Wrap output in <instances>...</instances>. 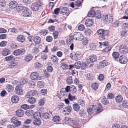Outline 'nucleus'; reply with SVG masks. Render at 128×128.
<instances>
[{"mask_svg":"<svg viewBox=\"0 0 128 128\" xmlns=\"http://www.w3.org/2000/svg\"><path fill=\"white\" fill-rule=\"evenodd\" d=\"M43 4L40 0H37L36 2L32 4L31 6V8L33 11H37L40 6H42Z\"/></svg>","mask_w":128,"mask_h":128,"instance_id":"1","label":"nucleus"},{"mask_svg":"<svg viewBox=\"0 0 128 128\" xmlns=\"http://www.w3.org/2000/svg\"><path fill=\"white\" fill-rule=\"evenodd\" d=\"M74 35L72 37L74 39L78 40H82L84 38V36L81 33L78 32H75Z\"/></svg>","mask_w":128,"mask_h":128,"instance_id":"2","label":"nucleus"},{"mask_svg":"<svg viewBox=\"0 0 128 128\" xmlns=\"http://www.w3.org/2000/svg\"><path fill=\"white\" fill-rule=\"evenodd\" d=\"M119 52L121 54H125L128 52V49L127 46L125 45H122L119 47Z\"/></svg>","mask_w":128,"mask_h":128,"instance_id":"3","label":"nucleus"},{"mask_svg":"<svg viewBox=\"0 0 128 128\" xmlns=\"http://www.w3.org/2000/svg\"><path fill=\"white\" fill-rule=\"evenodd\" d=\"M32 12L30 9L26 7L24 10L23 11L22 13V15L24 17H28L30 16Z\"/></svg>","mask_w":128,"mask_h":128,"instance_id":"4","label":"nucleus"},{"mask_svg":"<svg viewBox=\"0 0 128 128\" xmlns=\"http://www.w3.org/2000/svg\"><path fill=\"white\" fill-rule=\"evenodd\" d=\"M25 52V50L24 49H17L14 52L13 54L15 56H18L23 55Z\"/></svg>","mask_w":128,"mask_h":128,"instance_id":"5","label":"nucleus"},{"mask_svg":"<svg viewBox=\"0 0 128 128\" xmlns=\"http://www.w3.org/2000/svg\"><path fill=\"white\" fill-rule=\"evenodd\" d=\"M31 79L32 80H40V78L39 77L38 73L36 72H32L30 75Z\"/></svg>","mask_w":128,"mask_h":128,"instance_id":"6","label":"nucleus"},{"mask_svg":"<svg viewBox=\"0 0 128 128\" xmlns=\"http://www.w3.org/2000/svg\"><path fill=\"white\" fill-rule=\"evenodd\" d=\"M12 122L17 127L21 125V122L18 120L16 117H13L11 119Z\"/></svg>","mask_w":128,"mask_h":128,"instance_id":"7","label":"nucleus"},{"mask_svg":"<svg viewBox=\"0 0 128 128\" xmlns=\"http://www.w3.org/2000/svg\"><path fill=\"white\" fill-rule=\"evenodd\" d=\"M97 60V58L96 55H93L90 56L89 58L88 59L86 62H88L87 64H89L90 63H93L94 62Z\"/></svg>","mask_w":128,"mask_h":128,"instance_id":"8","label":"nucleus"},{"mask_svg":"<svg viewBox=\"0 0 128 128\" xmlns=\"http://www.w3.org/2000/svg\"><path fill=\"white\" fill-rule=\"evenodd\" d=\"M103 19L104 20L109 22H112L113 20V18L112 15L109 14L104 16Z\"/></svg>","mask_w":128,"mask_h":128,"instance_id":"9","label":"nucleus"},{"mask_svg":"<svg viewBox=\"0 0 128 128\" xmlns=\"http://www.w3.org/2000/svg\"><path fill=\"white\" fill-rule=\"evenodd\" d=\"M128 61L127 58L124 56H120L119 58V62L121 64H125Z\"/></svg>","mask_w":128,"mask_h":128,"instance_id":"10","label":"nucleus"},{"mask_svg":"<svg viewBox=\"0 0 128 128\" xmlns=\"http://www.w3.org/2000/svg\"><path fill=\"white\" fill-rule=\"evenodd\" d=\"M61 13L63 15L66 14L67 16L68 15L69 10L68 8L63 7L60 9Z\"/></svg>","mask_w":128,"mask_h":128,"instance_id":"11","label":"nucleus"},{"mask_svg":"<svg viewBox=\"0 0 128 128\" xmlns=\"http://www.w3.org/2000/svg\"><path fill=\"white\" fill-rule=\"evenodd\" d=\"M93 108L96 110V112L98 113L101 112L102 110V105L100 103L97 104V106H93Z\"/></svg>","mask_w":128,"mask_h":128,"instance_id":"12","label":"nucleus"},{"mask_svg":"<svg viewBox=\"0 0 128 128\" xmlns=\"http://www.w3.org/2000/svg\"><path fill=\"white\" fill-rule=\"evenodd\" d=\"M20 85L16 86L15 88L16 93L18 95H22L23 93L22 89L20 86Z\"/></svg>","mask_w":128,"mask_h":128,"instance_id":"13","label":"nucleus"},{"mask_svg":"<svg viewBox=\"0 0 128 128\" xmlns=\"http://www.w3.org/2000/svg\"><path fill=\"white\" fill-rule=\"evenodd\" d=\"M17 2L14 1L10 2L9 4L10 8L12 9H13L17 7Z\"/></svg>","mask_w":128,"mask_h":128,"instance_id":"14","label":"nucleus"},{"mask_svg":"<svg viewBox=\"0 0 128 128\" xmlns=\"http://www.w3.org/2000/svg\"><path fill=\"white\" fill-rule=\"evenodd\" d=\"M16 113L17 116L21 117L23 116L24 114V112L22 110L18 109L16 111Z\"/></svg>","mask_w":128,"mask_h":128,"instance_id":"15","label":"nucleus"},{"mask_svg":"<svg viewBox=\"0 0 128 128\" xmlns=\"http://www.w3.org/2000/svg\"><path fill=\"white\" fill-rule=\"evenodd\" d=\"M37 94V92L36 90H32L28 92L26 95V96L27 98L28 96H33Z\"/></svg>","mask_w":128,"mask_h":128,"instance_id":"16","label":"nucleus"},{"mask_svg":"<svg viewBox=\"0 0 128 128\" xmlns=\"http://www.w3.org/2000/svg\"><path fill=\"white\" fill-rule=\"evenodd\" d=\"M19 98L18 96H12L11 100L12 102L14 103H18L19 101Z\"/></svg>","mask_w":128,"mask_h":128,"instance_id":"17","label":"nucleus"},{"mask_svg":"<svg viewBox=\"0 0 128 128\" xmlns=\"http://www.w3.org/2000/svg\"><path fill=\"white\" fill-rule=\"evenodd\" d=\"M85 23L87 26H90L93 24V22L92 19H88L86 21Z\"/></svg>","mask_w":128,"mask_h":128,"instance_id":"18","label":"nucleus"},{"mask_svg":"<svg viewBox=\"0 0 128 128\" xmlns=\"http://www.w3.org/2000/svg\"><path fill=\"white\" fill-rule=\"evenodd\" d=\"M25 38L24 36L22 35H20L17 36V40L20 42H24L25 41Z\"/></svg>","mask_w":128,"mask_h":128,"instance_id":"19","label":"nucleus"},{"mask_svg":"<svg viewBox=\"0 0 128 128\" xmlns=\"http://www.w3.org/2000/svg\"><path fill=\"white\" fill-rule=\"evenodd\" d=\"M34 106H35L34 105H32L29 106L27 104H24L21 106L20 108L24 110H26V109L29 108H33Z\"/></svg>","mask_w":128,"mask_h":128,"instance_id":"20","label":"nucleus"},{"mask_svg":"<svg viewBox=\"0 0 128 128\" xmlns=\"http://www.w3.org/2000/svg\"><path fill=\"white\" fill-rule=\"evenodd\" d=\"M103 33L102 34V36L100 37V39L104 40L105 39V38L104 36H107L108 35L109 33V31L108 30H104L103 31Z\"/></svg>","mask_w":128,"mask_h":128,"instance_id":"21","label":"nucleus"},{"mask_svg":"<svg viewBox=\"0 0 128 128\" xmlns=\"http://www.w3.org/2000/svg\"><path fill=\"white\" fill-rule=\"evenodd\" d=\"M96 14V13L95 11L93 10H92L88 12L87 14V16L92 18Z\"/></svg>","mask_w":128,"mask_h":128,"instance_id":"22","label":"nucleus"},{"mask_svg":"<svg viewBox=\"0 0 128 128\" xmlns=\"http://www.w3.org/2000/svg\"><path fill=\"white\" fill-rule=\"evenodd\" d=\"M6 89L7 91L11 93L13 90L14 88L12 85L8 84L6 86Z\"/></svg>","mask_w":128,"mask_h":128,"instance_id":"23","label":"nucleus"},{"mask_svg":"<svg viewBox=\"0 0 128 128\" xmlns=\"http://www.w3.org/2000/svg\"><path fill=\"white\" fill-rule=\"evenodd\" d=\"M33 116L34 119L40 118L41 116V114L39 112H36L34 113Z\"/></svg>","mask_w":128,"mask_h":128,"instance_id":"24","label":"nucleus"},{"mask_svg":"<svg viewBox=\"0 0 128 128\" xmlns=\"http://www.w3.org/2000/svg\"><path fill=\"white\" fill-rule=\"evenodd\" d=\"M28 100V102L30 104H33L35 103L36 102V98L33 97H30Z\"/></svg>","mask_w":128,"mask_h":128,"instance_id":"25","label":"nucleus"},{"mask_svg":"<svg viewBox=\"0 0 128 128\" xmlns=\"http://www.w3.org/2000/svg\"><path fill=\"white\" fill-rule=\"evenodd\" d=\"M33 122V124L37 126H40L41 123V121L40 118H35Z\"/></svg>","mask_w":128,"mask_h":128,"instance_id":"26","label":"nucleus"},{"mask_svg":"<svg viewBox=\"0 0 128 128\" xmlns=\"http://www.w3.org/2000/svg\"><path fill=\"white\" fill-rule=\"evenodd\" d=\"M73 108L74 110L78 112L79 110L80 107L77 104H74L72 105Z\"/></svg>","mask_w":128,"mask_h":128,"instance_id":"27","label":"nucleus"},{"mask_svg":"<svg viewBox=\"0 0 128 128\" xmlns=\"http://www.w3.org/2000/svg\"><path fill=\"white\" fill-rule=\"evenodd\" d=\"M107 64V62L106 60H103L100 62V65L101 67L103 68L106 66Z\"/></svg>","mask_w":128,"mask_h":128,"instance_id":"28","label":"nucleus"},{"mask_svg":"<svg viewBox=\"0 0 128 128\" xmlns=\"http://www.w3.org/2000/svg\"><path fill=\"white\" fill-rule=\"evenodd\" d=\"M41 116H42L45 119H48L50 117V116L47 112H45L44 113H42L41 114Z\"/></svg>","mask_w":128,"mask_h":128,"instance_id":"29","label":"nucleus"},{"mask_svg":"<svg viewBox=\"0 0 128 128\" xmlns=\"http://www.w3.org/2000/svg\"><path fill=\"white\" fill-rule=\"evenodd\" d=\"M34 42L36 44L40 43L41 41V38L38 36L34 37Z\"/></svg>","mask_w":128,"mask_h":128,"instance_id":"30","label":"nucleus"},{"mask_svg":"<svg viewBox=\"0 0 128 128\" xmlns=\"http://www.w3.org/2000/svg\"><path fill=\"white\" fill-rule=\"evenodd\" d=\"M34 113V111L30 110H27L25 114L28 116H33Z\"/></svg>","mask_w":128,"mask_h":128,"instance_id":"31","label":"nucleus"},{"mask_svg":"<svg viewBox=\"0 0 128 128\" xmlns=\"http://www.w3.org/2000/svg\"><path fill=\"white\" fill-rule=\"evenodd\" d=\"M32 58V56L30 54H28L25 58V60L26 62H28L31 60Z\"/></svg>","mask_w":128,"mask_h":128,"instance_id":"32","label":"nucleus"},{"mask_svg":"<svg viewBox=\"0 0 128 128\" xmlns=\"http://www.w3.org/2000/svg\"><path fill=\"white\" fill-rule=\"evenodd\" d=\"M70 54L72 55L70 56L71 57L73 60H76L78 59L77 52L76 54L75 52H73L71 53Z\"/></svg>","mask_w":128,"mask_h":128,"instance_id":"33","label":"nucleus"},{"mask_svg":"<svg viewBox=\"0 0 128 128\" xmlns=\"http://www.w3.org/2000/svg\"><path fill=\"white\" fill-rule=\"evenodd\" d=\"M10 53V50H9L5 49L2 50V55L4 56H6L9 54Z\"/></svg>","mask_w":128,"mask_h":128,"instance_id":"34","label":"nucleus"},{"mask_svg":"<svg viewBox=\"0 0 128 128\" xmlns=\"http://www.w3.org/2000/svg\"><path fill=\"white\" fill-rule=\"evenodd\" d=\"M81 62L80 61L76 62L74 64L75 68L78 69L81 68Z\"/></svg>","mask_w":128,"mask_h":128,"instance_id":"35","label":"nucleus"},{"mask_svg":"<svg viewBox=\"0 0 128 128\" xmlns=\"http://www.w3.org/2000/svg\"><path fill=\"white\" fill-rule=\"evenodd\" d=\"M73 80L72 76L68 77L66 80V82L69 84H72L73 82Z\"/></svg>","mask_w":128,"mask_h":128,"instance_id":"36","label":"nucleus"},{"mask_svg":"<svg viewBox=\"0 0 128 128\" xmlns=\"http://www.w3.org/2000/svg\"><path fill=\"white\" fill-rule=\"evenodd\" d=\"M26 7H24L21 5L18 6L16 8V10L18 11H21L22 10H24Z\"/></svg>","mask_w":128,"mask_h":128,"instance_id":"37","label":"nucleus"},{"mask_svg":"<svg viewBox=\"0 0 128 128\" xmlns=\"http://www.w3.org/2000/svg\"><path fill=\"white\" fill-rule=\"evenodd\" d=\"M35 67L37 69L41 68L42 66V64L38 62H36L34 64Z\"/></svg>","mask_w":128,"mask_h":128,"instance_id":"38","label":"nucleus"},{"mask_svg":"<svg viewBox=\"0 0 128 128\" xmlns=\"http://www.w3.org/2000/svg\"><path fill=\"white\" fill-rule=\"evenodd\" d=\"M102 104L104 105H106V104L108 103V99L106 98L104 96L103 97L102 99Z\"/></svg>","mask_w":128,"mask_h":128,"instance_id":"39","label":"nucleus"},{"mask_svg":"<svg viewBox=\"0 0 128 128\" xmlns=\"http://www.w3.org/2000/svg\"><path fill=\"white\" fill-rule=\"evenodd\" d=\"M53 120L54 122H58L60 120V117L58 116H54L53 118Z\"/></svg>","mask_w":128,"mask_h":128,"instance_id":"40","label":"nucleus"},{"mask_svg":"<svg viewBox=\"0 0 128 128\" xmlns=\"http://www.w3.org/2000/svg\"><path fill=\"white\" fill-rule=\"evenodd\" d=\"M123 100L122 97L120 95H118L116 98V101L118 102H122Z\"/></svg>","mask_w":128,"mask_h":128,"instance_id":"41","label":"nucleus"},{"mask_svg":"<svg viewBox=\"0 0 128 128\" xmlns=\"http://www.w3.org/2000/svg\"><path fill=\"white\" fill-rule=\"evenodd\" d=\"M18 65V63L17 62H14L11 63L9 66L10 68H13L16 66H17Z\"/></svg>","mask_w":128,"mask_h":128,"instance_id":"42","label":"nucleus"},{"mask_svg":"<svg viewBox=\"0 0 128 128\" xmlns=\"http://www.w3.org/2000/svg\"><path fill=\"white\" fill-rule=\"evenodd\" d=\"M50 58L54 62H58V58L56 56H52Z\"/></svg>","mask_w":128,"mask_h":128,"instance_id":"43","label":"nucleus"},{"mask_svg":"<svg viewBox=\"0 0 128 128\" xmlns=\"http://www.w3.org/2000/svg\"><path fill=\"white\" fill-rule=\"evenodd\" d=\"M87 63H82L81 64V68L82 70H84L86 69V68L87 67V66L89 64H88V62H86Z\"/></svg>","mask_w":128,"mask_h":128,"instance_id":"44","label":"nucleus"},{"mask_svg":"<svg viewBox=\"0 0 128 128\" xmlns=\"http://www.w3.org/2000/svg\"><path fill=\"white\" fill-rule=\"evenodd\" d=\"M122 105L124 108H128V100H124L122 102Z\"/></svg>","mask_w":128,"mask_h":128,"instance_id":"45","label":"nucleus"},{"mask_svg":"<svg viewBox=\"0 0 128 128\" xmlns=\"http://www.w3.org/2000/svg\"><path fill=\"white\" fill-rule=\"evenodd\" d=\"M28 80L26 78L21 79L20 81V82L21 84H24L27 83Z\"/></svg>","mask_w":128,"mask_h":128,"instance_id":"46","label":"nucleus"},{"mask_svg":"<svg viewBox=\"0 0 128 128\" xmlns=\"http://www.w3.org/2000/svg\"><path fill=\"white\" fill-rule=\"evenodd\" d=\"M40 33L42 35H45L48 33V31L46 30L42 29L40 30Z\"/></svg>","mask_w":128,"mask_h":128,"instance_id":"47","label":"nucleus"},{"mask_svg":"<svg viewBox=\"0 0 128 128\" xmlns=\"http://www.w3.org/2000/svg\"><path fill=\"white\" fill-rule=\"evenodd\" d=\"M96 14L95 16L96 18L97 19L100 18L101 16V13L100 11L99 10H97V11L96 12Z\"/></svg>","mask_w":128,"mask_h":128,"instance_id":"48","label":"nucleus"},{"mask_svg":"<svg viewBox=\"0 0 128 128\" xmlns=\"http://www.w3.org/2000/svg\"><path fill=\"white\" fill-rule=\"evenodd\" d=\"M92 33V32L88 28L86 29L84 31V33L86 35H90Z\"/></svg>","mask_w":128,"mask_h":128,"instance_id":"49","label":"nucleus"},{"mask_svg":"<svg viewBox=\"0 0 128 128\" xmlns=\"http://www.w3.org/2000/svg\"><path fill=\"white\" fill-rule=\"evenodd\" d=\"M98 84L96 83H93L92 85V89L96 90L98 88Z\"/></svg>","mask_w":128,"mask_h":128,"instance_id":"50","label":"nucleus"},{"mask_svg":"<svg viewBox=\"0 0 128 128\" xmlns=\"http://www.w3.org/2000/svg\"><path fill=\"white\" fill-rule=\"evenodd\" d=\"M111 49V47L110 46H108L106 47L103 50V51L106 52L110 51Z\"/></svg>","mask_w":128,"mask_h":128,"instance_id":"51","label":"nucleus"},{"mask_svg":"<svg viewBox=\"0 0 128 128\" xmlns=\"http://www.w3.org/2000/svg\"><path fill=\"white\" fill-rule=\"evenodd\" d=\"M52 37L50 36H48L46 38V40L48 42H50L52 40Z\"/></svg>","mask_w":128,"mask_h":128,"instance_id":"52","label":"nucleus"},{"mask_svg":"<svg viewBox=\"0 0 128 128\" xmlns=\"http://www.w3.org/2000/svg\"><path fill=\"white\" fill-rule=\"evenodd\" d=\"M112 56L115 58H117L119 56V54L118 52H114L112 54Z\"/></svg>","mask_w":128,"mask_h":128,"instance_id":"53","label":"nucleus"},{"mask_svg":"<svg viewBox=\"0 0 128 128\" xmlns=\"http://www.w3.org/2000/svg\"><path fill=\"white\" fill-rule=\"evenodd\" d=\"M73 87H71L70 92L73 94L75 93L77 91V90L76 88L74 87V86H72Z\"/></svg>","mask_w":128,"mask_h":128,"instance_id":"54","label":"nucleus"},{"mask_svg":"<svg viewBox=\"0 0 128 128\" xmlns=\"http://www.w3.org/2000/svg\"><path fill=\"white\" fill-rule=\"evenodd\" d=\"M6 2L4 0H0V6L2 7H4L6 6Z\"/></svg>","mask_w":128,"mask_h":128,"instance_id":"55","label":"nucleus"},{"mask_svg":"<svg viewBox=\"0 0 128 128\" xmlns=\"http://www.w3.org/2000/svg\"><path fill=\"white\" fill-rule=\"evenodd\" d=\"M44 82L42 81H39L38 82L37 86L38 87L41 88L44 86Z\"/></svg>","mask_w":128,"mask_h":128,"instance_id":"56","label":"nucleus"},{"mask_svg":"<svg viewBox=\"0 0 128 128\" xmlns=\"http://www.w3.org/2000/svg\"><path fill=\"white\" fill-rule=\"evenodd\" d=\"M68 98L70 100L72 101L75 100V96H72L70 93H69L68 94Z\"/></svg>","mask_w":128,"mask_h":128,"instance_id":"57","label":"nucleus"},{"mask_svg":"<svg viewBox=\"0 0 128 128\" xmlns=\"http://www.w3.org/2000/svg\"><path fill=\"white\" fill-rule=\"evenodd\" d=\"M121 24V23L118 20L114 22L113 24V26L115 27L118 26H119Z\"/></svg>","mask_w":128,"mask_h":128,"instance_id":"58","label":"nucleus"},{"mask_svg":"<svg viewBox=\"0 0 128 128\" xmlns=\"http://www.w3.org/2000/svg\"><path fill=\"white\" fill-rule=\"evenodd\" d=\"M14 57L12 55H10V56H6L5 58L6 61H8L10 60H12L14 58Z\"/></svg>","mask_w":128,"mask_h":128,"instance_id":"59","label":"nucleus"},{"mask_svg":"<svg viewBox=\"0 0 128 128\" xmlns=\"http://www.w3.org/2000/svg\"><path fill=\"white\" fill-rule=\"evenodd\" d=\"M84 26L83 24H80L78 26V30L81 31L83 30L84 29Z\"/></svg>","mask_w":128,"mask_h":128,"instance_id":"60","label":"nucleus"},{"mask_svg":"<svg viewBox=\"0 0 128 128\" xmlns=\"http://www.w3.org/2000/svg\"><path fill=\"white\" fill-rule=\"evenodd\" d=\"M44 98L40 99L38 102V104L40 106H42L44 104Z\"/></svg>","mask_w":128,"mask_h":128,"instance_id":"61","label":"nucleus"},{"mask_svg":"<svg viewBox=\"0 0 128 128\" xmlns=\"http://www.w3.org/2000/svg\"><path fill=\"white\" fill-rule=\"evenodd\" d=\"M104 75L102 74H100L98 76V80L100 81L102 80H104Z\"/></svg>","mask_w":128,"mask_h":128,"instance_id":"62","label":"nucleus"},{"mask_svg":"<svg viewBox=\"0 0 128 128\" xmlns=\"http://www.w3.org/2000/svg\"><path fill=\"white\" fill-rule=\"evenodd\" d=\"M58 32L56 31H55L54 32L53 35L54 38L56 39L58 38Z\"/></svg>","mask_w":128,"mask_h":128,"instance_id":"63","label":"nucleus"},{"mask_svg":"<svg viewBox=\"0 0 128 128\" xmlns=\"http://www.w3.org/2000/svg\"><path fill=\"white\" fill-rule=\"evenodd\" d=\"M7 44L6 41H3L1 42L0 43V46L1 47L5 46Z\"/></svg>","mask_w":128,"mask_h":128,"instance_id":"64","label":"nucleus"}]
</instances>
